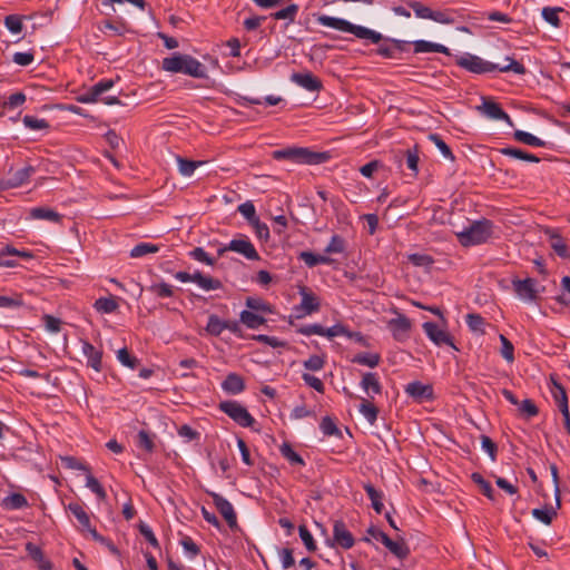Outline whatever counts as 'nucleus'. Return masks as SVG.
Returning a JSON list of instances; mask_svg holds the SVG:
<instances>
[{
  "label": "nucleus",
  "instance_id": "10",
  "mask_svg": "<svg viewBox=\"0 0 570 570\" xmlns=\"http://www.w3.org/2000/svg\"><path fill=\"white\" fill-rule=\"evenodd\" d=\"M476 109L487 118L493 120H503L511 127L513 126V121L510 116L501 108V106L488 98H483V102L481 106H478Z\"/></svg>",
  "mask_w": 570,
  "mask_h": 570
},
{
  "label": "nucleus",
  "instance_id": "25",
  "mask_svg": "<svg viewBox=\"0 0 570 570\" xmlns=\"http://www.w3.org/2000/svg\"><path fill=\"white\" fill-rule=\"evenodd\" d=\"M32 219H46L58 223L61 219V215L53 209L47 207H35L29 213Z\"/></svg>",
  "mask_w": 570,
  "mask_h": 570
},
{
  "label": "nucleus",
  "instance_id": "36",
  "mask_svg": "<svg viewBox=\"0 0 570 570\" xmlns=\"http://www.w3.org/2000/svg\"><path fill=\"white\" fill-rule=\"evenodd\" d=\"M86 474V487L89 488L98 499L105 500L107 498V493L99 481L92 475L91 469H89Z\"/></svg>",
  "mask_w": 570,
  "mask_h": 570
},
{
  "label": "nucleus",
  "instance_id": "12",
  "mask_svg": "<svg viewBox=\"0 0 570 570\" xmlns=\"http://www.w3.org/2000/svg\"><path fill=\"white\" fill-rule=\"evenodd\" d=\"M36 169L32 166H26L18 169L10 178L0 180V190L16 188L29 180Z\"/></svg>",
  "mask_w": 570,
  "mask_h": 570
},
{
  "label": "nucleus",
  "instance_id": "38",
  "mask_svg": "<svg viewBox=\"0 0 570 570\" xmlns=\"http://www.w3.org/2000/svg\"><path fill=\"white\" fill-rule=\"evenodd\" d=\"M148 291L159 298L171 297L174 295V286L165 282L150 285Z\"/></svg>",
  "mask_w": 570,
  "mask_h": 570
},
{
  "label": "nucleus",
  "instance_id": "6",
  "mask_svg": "<svg viewBox=\"0 0 570 570\" xmlns=\"http://www.w3.org/2000/svg\"><path fill=\"white\" fill-rule=\"evenodd\" d=\"M174 276L176 279H178L183 283H188V282L195 283L198 287H200L205 292L222 289L224 286L220 279L215 278L207 274H203L199 271H196L193 274L180 271V272H177Z\"/></svg>",
  "mask_w": 570,
  "mask_h": 570
},
{
  "label": "nucleus",
  "instance_id": "64",
  "mask_svg": "<svg viewBox=\"0 0 570 570\" xmlns=\"http://www.w3.org/2000/svg\"><path fill=\"white\" fill-rule=\"evenodd\" d=\"M409 7L413 9L415 16L421 19H429L431 14V9L429 7L423 6L419 1H410L407 2Z\"/></svg>",
  "mask_w": 570,
  "mask_h": 570
},
{
  "label": "nucleus",
  "instance_id": "31",
  "mask_svg": "<svg viewBox=\"0 0 570 570\" xmlns=\"http://www.w3.org/2000/svg\"><path fill=\"white\" fill-rule=\"evenodd\" d=\"M358 411L370 424H374L377 420L379 409L367 399H362Z\"/></svg>",
  "mask_w": 570,
  "mask_h": 570
},
{
  "label": "nucleus",
  "instance_id": "43",
  "mask_svg": "<svg viewBox=\"0 0 570 570\" xmlns=\"http://www.w3.org/2000/svg\"><path fill=\"white\" fill-rule=\"evenodd\" d=\"M429 139L438 147L441 154L446 158L453 161L455 159L451 148L445 144V141L438 134H431Z\"/></svg>",
  "mask_w": 570,
  "mask_h": 570
},
{
  "label": "nucleus",
  "instance_id": "63",
  "mask_svg": "<svg viewBox=\"0 0 570 570\" xmlns=\"http://www.w3.org/2000/svg\"><path fill=\"white\" fill-rule=\"evenodd\" d=\"M431 20L443 23V24H452L454 23L453 16L448 11H431L430 18Z\"/></svg>",
  "mask_w": 570,
  "mask_h": 570
},
{
  "label": "nucleus",
  "instance_id": "55",
  "mask_svg": "<svg viewBox=\"0 0 570 570\" xmlns=\"http://www.w3.org/2000/svg\"><path fill=\"white\" fill-rule=\"evenodd\" d=\"M419 150L417 147L414 146L412 149H407L405 153V161L409 169H411L414 174L419 171Z\"/></svg>",
  "mask_w": 570,
  "mask_h": 570
},
{
  "label": "nucleus",
  "instance_id": "58",
  "mask_svg": "<svg viewBox=\"0 0 570 570\" xmlns=\"http://www.w3.org/2000/svg\"><path fill=\"white\" fill-rule=\"evenodd\" d=\"M298 533L306 549L314 552L316 550V544L308 529L305 525H299Z\"/></svg>",
  "mask_w": 570,
  "mask_h": 570
},
{
  "label": "nucleus",
  "instance_id": "53",
  "mask_svg": "<svg viewBox=\"0 0 570 570\" xmlns=\"http://www.w3.org/2000/svg\"><path fill=\"white\" fill-rule=\"evenodd\" d=\"M344 249H345L344 239L338 235H334V236H332L330 243L325 247V253L326 254H341L344 252Z\"/></svg>",
  "mask_w": 570,
  "mask_h": 570
},
{
  "label": "nucleus",
  "instance_id": "46",
  "mask_svg": "<svg viewBox=\"0 0 570 570\" xmlns=\"http://www.w3.org/2000/svg\"><path fill=\"white\" fill-rule=\"evenodd\" d=\"M225 330V321H222L217 315H210L208 317L206 331L215 336H218L222 334V332Z\"/></svg>",
  "mask_w": 570,
  "mask_h": 570
},
{
  "label": "nucleus",
  "instance_id": "39",
  "mask_svg": "<svg viewBox=\"0 0 570 570\" xmlns=\"http://www.w3.org/2000/svg\"><path fill=\"white\" fill-rule=\"evenodd\" d=\"M298 12V6L295 3H292L287 6L284 9H281L272 14V17L275 20H288L289 22H293L295 20V17Z\"/></svg>",
  "mask_w": 570,
  "mask_h": 570
},
{
  "label": "nucleus",
  "instance_id": "9",
  "mask_svg": "<svg viewBox=\"0 0 570 570\" xmlns=\"http://www.w3.org/2000/svg\"><path fill=\"white\" fill-rule=\"evenodd\" d=\"M423 330L426 336L438 346L441 345H449L453 350L459 351L456 345L453 342L452 336L449 332L441 328L438 324L433 322H425L423 323Z\"/></svg>",
  "mask_w": 570,
  "mask_h": 570
},
{
  "label": "nucleus",
  "instance_id": "3",
  "mask_svg": "<svg viewBox=\"0 0 570 570\" xmlns=\"http://www.w3.org/2000/svg\"><path fill=\"white\" fill-rule=\"evenodd\" d=\"M316 21L321 26L330 27L343 32L353 33L355 37L360 39L371 40V42L373 43H379L383 39V36L380 32H376L363 26L353 24L350 21L342 18L321 14L316 17Z\"/></svg>",
  "mask_w": 570,
  "mask_h": 570
},
{
  "label": "nucleus",
  "instance_id": "57",
  "mask_svg": "<svg viewBox=\"0 0 570 570\" xmlns=\"http://www.w3.org/2000/svg\"><path fill=\"white\" fill-rule=\"evenodd\" d=\"M189 256L197 262L204 263L208 266H213L215 264V259H213L202 247H195Z\"/></svg>",
  "mask_w": 570,
  "mask_h": 570
},
{
  "label": "nucleus",
  "instance_id": "51",
  "mask_svg": "<svg viewBox=\"0 0 570 570\" xmlns=\"http://www.w3.org/2000/svg\"><path fill=\"white\" fill-rule=\"evenodd\" d=\"M23 125L31 130H42L49 128V124L45 119H39L33 116L26 115L22 118Z\"/></svg>",
  "mask_w": 570,
  "mask_h": 570
},
{
  "label": "nucleus",
  "instance_id": "37",
  "mask_svg": "<svg viewBox=\"0 0 570 570\" xmlns=\"http://www.w3.org/2000/svg\"><path fill=\"white\" fill-rule=\"evenodd\" d=\"M159 250V246L151 243H139L130 250L132 258L142 257L147 254H154Z\"/></svg>",
  "mask_w": 570,
  "mask_h": 570
},
{
  "label": "nucleus",
  "instance_id": "20",
  "mask_svg": "<svg viewBox=\"0 0 570 570\" xmlns=\"http://www.w3.org/2000/svg\"><path fill=\"white\" fill-rule=\"evenodd\" d=\"M82 353L87 357V365L96 372H100L102 368V351L85 341L82 342Z\"/></svg>",
  "mask_w": 570,
  "mask_h": 570
},
{
  "label": "nucleus",
  "instance_id": "40",
  "mask_svg": "<svg viewBox=\"0 0 570 570\" xmlns=\"http://www.w3.org/2000/svg\"><path fill=\"white\" fill-rule=\"evenodd\" d=\"M552 395L559 410L569 406L566 389L556 381H553Z\"/></svg>",
  "mask_w": 570,
  "mask_h": 570
},
{
  "label": "nucleus",
  "instance_id": "61",
  "mask_svg": "<svg viewBox=\"0 0 570 570\" xmlns=\"http://www.w3.org/2000/svg\"><path fill=\"white\" fill-rule=\"evenodd\" d=\"M138 446L144 449L145 451L151 453L154 451V441L153 439L150 438V435L148 434V432H146L145 430H141L138 432Z\"/></svg>",
  "mask_w": 570,
  "mask_h": 570
},
{
  "label": "nucleus",
  "instance_id": "17",
  "mask_svg": "<svg viewBox=\"0 0 570 570\" xmlns=\"http://www.w3.org/2000/svg\"><path fill=\"white\" fill-rule=\"evenodd\" d=\"M228 248L233 252L242 254L247 259L256 261L259 259V255L255 249L254 245L246 238L233 239L228 244Z\"/></svg>",
  "mask_w": 570,
  "mask_h": 570
},
{
  "label": "nucleus",
  "instance_id": "44",
  "mask_svg": "<svg viewBox=\"0 0 570 570\" xmlns=\"http://www.w3.org/2000/svg\"><path fill=\"white\" fill-rule=\"evenodd\" d=\"M550 240H551V247L560 257H562V258L570 257L568 246L560 235L552 234L550 237Z\"/></svg>",
  "mask_w": 570,
  "mask_h": 570
},
{
  "label": "nucleus",
  "instance_id": "60",
  "mask_svg": "<svg viewBox=\"0 0 570 570\" xmlns=\"http://www.w3.org/2000/svg\"><path fill=\"white\" fill-rule=\"evenodd\" d=\"M323 434L332 436V435H338L340 430L336 426L335 422L330 417L325 416L323 417L321 425H320Z\"/></svg>",
  "mask_w": 570,
  "mask_h": 570
},
{
  "label": "nucleus",
  "instance_id": "21",
  "mask_svg": "<svg viewBox=\"0 0 570 570\" xmlns=\"http://www.w3.org/2000/svg\"><path fill=\"white\" fill-rule=\"evenodd\" d=\"M360 385L370 399L382 393V385L376 373H364Z\"/></svg>",
  "mask_w": 570,
  "mask_h": 570
},
{
  "label": "nucleus",
  "instance_id": "34",
  "mask_svg": "<svg viewBox=\"0 0 570 570\" xmlns=\"http://www.w3.org/2000/svg\"><path fill=\"white\" fill-rule=\"evenodd\" d=\"M352 362L373 368L380 364L381 356L377 353H360L353 357Z\"/></svg>",
  "mask_w": 570,
  "mask_h": 570
},
{
  "label": "nucleus",
  "instance_id": "45",
  "mask_svg": "<svg viewBox=\"0 0 570 570\" xmlns=\"http://www.w3.org/2000/svg\"><path fill=\"white\" fill-rule=\"evenodd\" d=\"M98 312L112 313L118 308V303L112 297H100L95 302Z\"/></svg>",
  "mask_w": 570,
  "mask_h": 570
},
{
  "label": "nucleus",
  "instance_id": "42",
  "mask_svg": "<svg viewBox=\"0 0 570 570\" xmlns=\"http://www.w3.org/2000/svg\"><path fill=\"white\" fill-rule=\"evenodd\" d=\"M3 503L8 509L12 510L22 509L28 505L26 497L22 495L21 493H12L8 495L4 499Z\"/></svg>",
  "mask_w": 570,
  "mask_h": 570
},
{
  "label": "nucleus",
  "instance_id": "19",
  "mask_svg": "<svg viewBox=\"0 0 570 570\" xmlns=\"http://www.w3.org/2000/svg\"><path fill=\"white\" fill-rule=\"evenodd\" d=\"M114 87V81L111 79H106L97 82L94 85L90 90L92 91V95L96 96L99 101L106 104V105H119L120 101L116 96H106L102 95Z\"/></svg>",
  "mask_w": 570,
  "mask_h": 570
},
{
  "label": "nucleus",
  "instance_id": "32",
  "mask_svg": "<svg viewBox=\"0 0 570 570\" xmlns=\"http://www.w3.org/2000/svg\"><path fill=\"white\" fill-rule=\"evenodd\" d=\"M177 164H178V170L183 176H191L194 171L202 165L205 164V161H196V160H189L186 158H183L180 156H177Z\"/></svg>",
  "mask_w": 570,
  "mask_h": 570
},
{
  "label": "nucleus",
  "instance_id": "7",
  "mask_svg": "<svg viewBox=\"0 0 570 570\" xmlns=\"http://www.w3.org/2000/svg\"><path fill=\"white\" fill-rule=\"evenodd\" d=\"M218 409L240 426L248 428L255 423V419L237 401H223Z\"/></svg>",
  "mask_w": 570,
  "mask_h": 570
},
{
  "label": "nucleus",
  "instance_id": "5",
  "mask_svg": "<svg viewBox=\"0 0 570 570\" xmlns=\"http://www.w3.org/2000/svg\"><path fill=\"white\" fill-rule=\"evenodd\" d=\"M273 158L281 160L286 159L296 164L318 165L328 159L326 153L312 151L304 147H288L273 151Z\"/></svg>",
  "mask_w": 570,
  "mask_h": 570
},
{
  "label": "nucleus",
  "instance_id": "24",
  "mask_svg": "<svg viewBox=\"0 0 570 570\" xmlns=\"http://www.w3.org/2000/svg\"><path fill=\"white\" fill-rule=\"evenodd\" d=\"M413 47H414L415 53L439 52V53H444L448 56L450 55V50L448 47H445L441 43L430 42L426 40L413 41Z\"/></svg>",
  "mask_w": 570,
  "mask_h": 570
},
{
  "label": "nucleus",
  "instance_id": "41",
  "mask_svg": "<svg viewBox=\"0 0 570 570\" xmlns=\"http://www.w3.org/2000/svg\"><path fill=\"white\" fill-rule=\"evenodd\" d=\"M472 481L478 484L482 491V493L490 500H494V490L491 487V484L484 480V478L478 473L474 472L471 475Z\"/></svg>",
  "mask_w": 570,
  "mask_h": 570
},
{
  "label": "nucleus",
  "instance_id": "54",
  "mask_svg": "<svg viewBox=\"0 0 570 570\" xmlns=\"http://www.w3.org/2000/svg\"><path fill=\"white\" fill-rule=\"evenodd\" d=\"M500 342H501V355L502 357L509 362L512 363L514 361V346L513 344L504 336L500 335Z\"/></svg>",
  "mask_w": 570,
  "mask_h": 570
},
{
  "label": "nucleus",
  "instance_id": "1",
  "mask_svg": "<svg viewBox=\"0 0 570 570\" xmlns=\"http://www.w3.org/2000/svg\"><path fill=\"white\" fill-rule=\"evenodd\" d=\"M505 61H508L507 65L492 63L472 53H464L462 56H459L455 60L459 67L473 73H487L497 70L501 72L513 71L514 73L518 75L525 73L527 70L524 66L515 61L513 58L505 57Z\"/></svg>",
  "mask_w": 570,
  "mask_h": 570
},
{
  "label": "nucleus",
  "instance_id": "29",
  "mask_svg": "<svg viewBox=\"0 0 570 570\" xmlns=\"http://www.w3.org/2000/svg\"><path fill=\"white\" fill-rule=\"evenodd\" d=\"M240 322L248 328L255 330L265 324L266 320L263 316L253 313L252 311H243L240 313Z\"/></svg>",
  "mask_w": 570,
  "mask_h": 570
},
{
  "label": "nucleus",
  "instance_id": "26",
  "mask_svg": "<svg viewBox=\"0 0 570 570\" xmlns=\"http://www.w3.org/2000/svg\"><path fill=\"white\" fill-rule=\"evenodd\" d=\"M502 155L513 157L515 159L524 160V161H531V163H539L540 158L537 157L533 154L527 153L522 149L514 148V147H504L499 150Z\"/></svg>",
  "mask_w": 570,
  "mask_h": 570
},
{
  "label": "nucleus",
  "instance_id": "22",
  "mask_svg": "<svg viewBox=\"0 0 570 570\" xmlns=\"http://www.w3.org/2000/svg\"><path fill=\"white\" fill-rule=\"evenodd\" d=\"M222 389L228 394H239L245 390L243 377L236 373H229L222 383Z\"/></svg>",
  "mask_w": 570,
  "mask_h": 570
},
{
  "label": "nucleus",
  "instance_id": "18",
  "mask_svg": "<svg viewBox=\"0 0 570 570\" xmlns=\"http://www.w3.org/2000/svg\"><path fill=\"white\" fill-rule=\"evenodd\" d=\"M405 392L414 400L422 402L433 397V387L430 384H423L419 381L409 383L405 386Z\"/></svg>",
  "mask_w": 570,
  "mask_h": 570
},
{
  "label": "nucleus",
  "instance_id": "56",
  "mask_svg": "<svg viewBox=\"0 0 570 570\" xmlns=\"http://www.w3.org/2000/svg\"><path fill=\"white\" fill-rule=\"evenodd\" d=\"M60 459H61L63 466L67 469L80 470L83 472H87L90 469L87 464L80 462L75 456H61Z\"/></svg>",
  "mask_w": 570,
  "mask_h": 570
},
{
  "label": "nucleus",
  "instance_id": "49",
  "mask_svg": "<svg viewBox=\"0 0 570 570\" xmlns=\"http://www.w3.org/2000/svg\"><path fill=\"white\" fill-rule=\"evenodd\" d=\"M466 324L471 331L484 333L485 321L480 314H468Z\"/></svg>",
  "mask_w": 570,
  "mask_h": 570
},
{
  "label": "nucleus",
  "instance_id": "28",
  "mask_svg": "<svg viewBox=\"0 0 570 570\" xmlns=\"http://www.w3.org/2000/svg\"><path fill=\"white\" fill-rule=\"evenodd\" d=\"M364 490L366 494L368 495L372 507L375 510L376 513H381L384 505H383V493L377 491L371 483L364 484Z\"/></svg>",
  "mask_w": 570,
  "mask_h": 570
},
{
  "label": "nucleus",
  "instance_id": "62",
  "mask_svg": "<svg viewBox=\"0 0 570 570\" xmlns=\"http://www.w3.org/2000/svg\"><path fill=\"white\" fill-rule=\"evenodd\" d=\"M325 361L322 356L311 355L304 361V367L308 371H321L324 367Z\"/></svg>",
  "mask_w": 570,
  "mask_h": 570
},
{
  "label": "nucleus",
  "instance_id": "47",
  "mask_svg": "<svg viewBox=\"0 0 570 570\" xmlns=\"http://www.w3.org/2000/svg\"><path fill=\"white\" fill-rule=\"evenodd\" d=\"M4 26L11 33L18 35L23 29L22 18L18 14H9L4 18Z\"/></svg>",
  "mask_w": 570,
  "mask_h": 570
},
{
  "label": "nucleus",
  "instance_id": "35",
  "mask_svg": "<svg viewBox=\"0 0 570 570\" xmlns=\"http://www.w3.org/2000/svg\"><path fill=\"white\" fill-rule=\"evenodd\" d=\"M68 510L73 514V517L78 520L82 529H89L90 518L85 509L78 503H69Z\"/></svg>",
  "mask_w": 570,
  "mask_h": 570
},
{
  "label": "nucleus",
  "instance_id": "48",
  "mask_svg": "<svg viewBox=\"0 0 570 570\" xmlns=\"http://www.w3.org/2000/svg\"><path fill=\"white\" fill-rule=\"evenodd\" d=\"M532 515L541 521L542 523L549 525L551 524L553 518L557 515V512L553 510V508H546V509H533Z\"/></svg>",
  "mask_w": 570,
  "mask_h": 570
},
{
  "label": "nucleus",
  "instance_id": "14",
  "mask_svg": "<svg viewBox=\"0 0 570 570\" xmlns=\"http://www.w3.org/2000/svg\"><path fill=\"white\" fill-rule=\"evenodd\" d=\"M513 288L518 296L524 301H535L538 292L535 289V281L533 278H525L523 281L515 279L512 282Z\"/></svg>",
  "mask_w": 570,
  "mask_h": 570
},
{
  "label": "nucleus",
  "instance_id": "13",
  "mask_svg": "<svg viewBox=\"0 0 570 570\" xmlns=\"http://www.w3.org/2000/svg\"><path fill=\"white\" fill-rule=\"evenodd\" d=\"M299 294L302 296L301 304L295 308L301 312L297 316L309 315L320 309V301L311 291L306 287L301 288Z\"/></svg>",
  "mask_w": 570,
  "mask_h": 570
},
{
  "label": "nucleus",
  "instance_id": "27",
  "mask_svg": "<svg viewBox=\"0 0 570 570\" xmlns=\"http://www.w3.org/2000/svg\"><path fill=\"white\" fill-rule=\"evenodd\" d=\"M302 259L308 267H315L318 264H332L333 259L325 255L314 254L312 252L299 253Z\"/></svg>",
  "mask_w": 570,
  "mask_h": 570
},
{
  "label": "nucleus",
  "instance_id": "16",
  "mask_svg": "<svg viewBox=\"0 0 570 570\" xmlns=\"http://www.w3.org/2000/svg\"><path fill=\"white\" fill-rule=\"evenodd\" d=\"M291 80L311 92H317L322 89L321 80L312 72H295L291 76Z\"/></svg>",
  "mask_w": 570,
  "mask_h": 570
},
{
  "label": "nucleus",
  "instance_id": "50",
  "mask_svg": "<svg viewBox=\"0 0 570 570\" xmlns=\"http://www.w3.org/2000/svg\"><path fill=\"white\" fill-rule=\"evenodd\" d=\"M562 11H563V9H561V8L546 7L542 9V17L551 26L559 27L560 26L559 13Z\"/></svg>",
  "mask_w": 570,
  "mask_h": 570
},
{
  "label": "nucleus",
  "instance_id": "30",
  "mask_svg": "<svg viewBox=\"0 0 570 570\" xmlns=\"http://www.w3.org/2000/svg\"><path fill=\"white\" fill-rule=\"evenodd\" d=\"M279 452L292 465H305L303 458L294 451L289 443L284 442L279 446Z\"/></svg>",
  "mask_w": 570,
  "mask_h": 570
},
{
  "label": "nucleus",
  "instance_id": "59",
  "mask_svg": "<svg viewBox=\"0 0 570 570\" xmlns=\"http://www.w3.org/2000/svg\"><path fill=\"white\" fill-rule=\"evenodd\" d=\"M238 212L250 223L258 217L256 216V209L252 202H245L238 206Z\"/></svg>",
  "mask_w": 570,
  "mask_h": 570
},
{
  "label": "nucleus",
  "instance_id": "23",
  "mask_svg": "<svg viewBox=\"0 0 570 570\" xmlns=\"http://www.w3.org/2000/svg\"><path fill=\"white\" fill-rule=\"evenodd\" d=\"M383 544L399 559H405L410 554V549L403 539L394 541L387 535L383 538Z\"/></svg>",
  "mask_w": 570,
  "mask_h": 570
},
{
  "label": "nucleus",
  "instance_id": "11",
  "mask_svg": "<svg viewBox=\"0 0 570 570\" xmlns=\"http://www.w3.org/2000/svg\"><path fill=\"white\" fill-rule=\"evenodd\" d=\"M355 543L352 532L342 520H336L333 525V546L345 550L351 549Z\"/></svg>",
  "mask_w": 570,
  "mask_h": 570
},
{
  "label": "nucleus",
  "instance_id": "8",
  "mask_svg": "<svg viewBox=\"0 0 570 570\" xmlns=\"http://www.w3.org/2000/svg\"><path fill=\"white\" fill-rule=\"evenodd\" d=\"M213 499V503L220 515L225 519L230 530L238 529L237 514L232 503L216 492H208Z\"/></svg>",
  "mask_w": 570,
  "mask_h": 570
},
{
  "label": "nucleus",
  "instance_id": "2",
  "mask_svg": "<svg viewBox=\"0 0 570 570\" xmlns=\"http://www.w3.org/2000/svg\"><path fill=\"white\" fill-rule=\"evenodd\" d=\"M161 68L174 73H185L194 78H207L206 67L189 55L174 53L163 59Z\"/></svg>",
  "mask_w": 570,
  "mask_h": 570
},
{
  "label": "nucleus",
  "instance_id": "52",
  "mask_svg": "<svg viewBox=\"0 0 570 570\" xmlns=\"http://www.w3.org/2000/svg\"><path fill=\"white\" fill-rule=\"evenodd\" d=\"M117 358L124 366H127L132 370L136 368L138 365V360L135 356H132L126 347L120 348L117 352Z\"/></svg>",
  "mask_w": 570,
  "mask_h": 570
},
{
  "label": "nucleus",
  "instance_id": "15",
  "mask_svg": "<svg viewBox=\"0 0 570 570\" xmlns=\"http://www.w3.org/2000/svg\"><path fill=\"white\" fill-rule=\"evenodd\" d=\"M387 326L392 331L394 338L402 341L411 330V321L405 315L396 313V317L390 320Z\"/></svg>",
  "mask_w": 570,
  "mask_h": 570
},
{
  "label": "nucleus",
  "instance_id": "33",
  "mask_svg": "<svg viewBox=\"0 0 570 570\" xmlns=\"http://www.w3.org/2000/svg\"><path fill=\"white\" fill-rule=\"evenodd\" d=\"M513 138L522 144H527L529 146L534 147H543L546 146V141L541 140L540 138L533 136L530 132L523 131V130H515L513 132Z\"/></svg>",
  "mask_w": 570,
  "mask_h": 570
},
{
  "label": "nucleus",
  "instance_id": "4",
  "mask_svg": "<svg viewBox=\"0 0 570 570\" xmlns=\"http://www.w3.org/2000/svg\"><path fill=\"white\" fill-rule=\"evenodd\" d=\"M459 243L464 246H475L488 242L493 234V224L489 219L472 222L461 232H456Z\"/></svg>",
  "mask_w": 570,
  "mask_h": 570
}]
</instances>
